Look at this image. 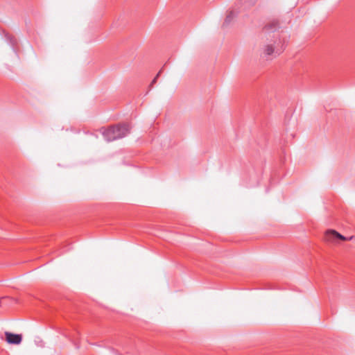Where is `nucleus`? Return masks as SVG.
<instances>
[{
	"mask_svg": "<svg viewBox=\"0 0 355 355\" xmlns=\"http://www.w3.org/2000/svg\"><path fill=\"white\" fill-rule=\"evenodd\" d=\"M279 28V22L277 20L269 21L263 28L262 35L269 43L263 48V52L266 57L273 55L276 57L284 50V43L279 37V34L275 33Z\"/></svg>",
	"mask_w": 355,
	"mask_h": 355,
	"instance_id": "f257e3e1",
	"label": "nucleus"
},
{
	"mask_svg": "<svg viewBox=\"0 0 355 355\" xmlns=\"http://www.w3.org/2000/svg\"><path fill=\"white\" fill-rule=\"evenodd\" d=\"M130 128L129 123H119L107 128H102L101 132L107 141H112L125 137Z\"/></svg>",
	"mask_w": 355,
	"mask_h": 355,
	"instance_id": "f03ea898",
	"label": "nucleus"
},
{
	"mask_svg": "<svg viewBox=\"0 0 355 355\" xmlns=\"http://www.w3.org/2000/svg\"><path fill=\"white\" fill-rule=\"evenodd\" d=\"M326 239L327 241H331L336 239H340L342 241H352L353 239H355L354 236H351L349 237H345L343 235L340 234L338 232L334 230H329L327 231L325 234Z\"/></svg>",
	"mask_w": 355,
	"mask_h": 355,
	"instance_id": "7ed1b4c3",
	"label": "nucleus"
},
{
	"mask_svg": "<svg viewBox=\"0 0 355 355\" xmlns=\"http://www.w3.org/2000/svg\"><path fill=\"white\" fill-rule=\"evenodd\" d=\"M6 340L9 344L19 345L22 340L20 334H15L10 332H5Z\"/></svg>",
	"mask_w": 355,
	"mask_h": 355,
	"instance_id": "20e7f679",
	"label": "nucleus"
},
{
	"mask_svg": "<svg viewBox=\"0 0 355 355\" xmlns=\"http://www.w3.org/2000/svg\"><path fill=\"white\" fill-rule=\"evenodd\" d=\"M3 33L5 39L8 42V44H10L12 47H14L17 44L16 40L11 35H10L6 31H3Z\"/></svg>",
	"mask_w": 355,
	"mask_h": 355,
	"instance_id": "39448f33",
	"label": "nucleus"
},
{
	"mask_svg": "<svg viewBox=\"0 0 355 355\" xmlns=\"http://www.w3.org/2000/svg\"><path fill=\"white\" fill-rule=\"evenodd\" d=\"M236 13L234 11H230L227 15L223 25H228L231 23L232 19L236 17Z\"/></svg>",
	"mask_w": 355,
	"mask_h": 355,
	"instance_id": "423d86ee",
	"label": "nucleus"
},
{
	"mask_svg": "<svg viewBox=\"0 0 355 355\" xmlns=\"http://www.w3.org/2000/svg\"><path fill=\"white\" fill-rule=\"evenodd\" d=\"M161 72H162V71L160 70V71L158 72V73L157 74V76H156L154 78V79L152 80V82H151V83H150V87H153V85L156 83L157 79L158 76L160 75Z\"/></svg>",
	"mask_w": 355,
	"mask_h": 355,
	"instance_id": "0eeeda50",
	"label": "nucleus"
},
{
	"mask_svg": "<svg viewBox=\"0 0 355 355\" xmlns=\"http://www.w3.org/2000/svg\"><path fill=\"white\" fill-rule=\"evenodd\" d=\"M249 1L250 3H254L256 1V0H249Z\"/></svg>",
	"mask_w": 355,
	"mask_h": 355,
	"instance_id": "6e6552de",
	"label": "nucleus"
}]
</instances>
